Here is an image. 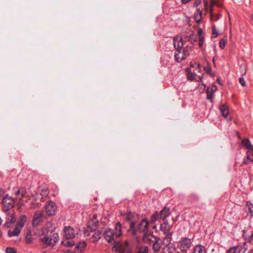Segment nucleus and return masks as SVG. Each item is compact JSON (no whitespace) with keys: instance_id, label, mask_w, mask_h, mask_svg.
<instances>
[{"instance_id":"15","label":"nucleus","mask_w":253,"mask_h":253,"mask_svg":"<svg viewBox=\"0 0 253 253\" xmlns=\"http://www.w3.org/2000/svg\"><path fill=\"white\" fill-rule=\"evenodd\" d=\"M48 194V190L46 188L43 189L41 193V195L39 196L38 194H36L33 196V200L35 201V202L41 201L43 197H46Z\"/></svg>"},{"instance_id":"5","label":"nucleus","mask_w":253,"mask_h":253,"mask_svg":"<svg viewBox=\"0 0 253 253\" xmlns=\"http://www.w3.org/2000/svg\"><path fill=\"white\" fill-rule=\"evenodd\" d=\"M17 198L19 200L18 203L20 205H24L29 200H32L31 202L33 205L35 202V200H33V196L30 198L29 195L23 189H20L17 192Z\"/></svg>"},{"instance_id":"47","label":"nucleus","mask_w":253,"mask_h":253,"mask_svg":"<svg viewBox=\"0 0 253 253\" xmlns=\"http://www.w3.org/2000/svg\"><path fill=\"white\" fill-rule=\"evenodd\" d=\"M134 227H135V224L133 223H131L130 224V228L132 230H134Z\"/></svg>"},{"instance_id":"10","label":"nucleus","mask_w":253,"mask_h":253,"mask_svg":"<svg viewBox=\"0 0 253 253\" xmlns=\"http://www.w3.org/2000/svg\"><path fill=\"white\" fill-rule=\"evenodd\" d=\"M97 224L98 220L97 219V216L93 215L87 223V229L84 231V233L86 234L87 236L89 235L88 232H92L93 230H95Z\"/></svg>"},{"instance_id":"39","label":"nucleus","mask_w":253,"mask_h":253,"mask_svg":"<svg viewBox=\"0 0 253 253\" xmlns=\"http://www.w3.org/2000/svg\"><path fill=\"white\" fill-rule=\"evenodd\" d=\"M239 82L243 86H245L246 85V81L243 77H240L239 78Z\"/></svg>"},{"instance_id":"18","label":"nucleus","mask_w":253,"mask_h":253,"mask_svg":"<svg viewBox=\"0 0 253 253\" xmlns=\"http://www.w3.org/2000/svg\"><path fill=\"white\" fill-rule=\"evenodd\" d=\"M176 251L175 246L173 244H169L163 249L162 253H178Z\"/></svg>"},{"instance_id":"31","label":"nucleus","mask_w":253,"mask_h":253,"mask_svg":"<svg viewBox=\"0 0 253 253\" xmlns=\"http://www.w3.org/2000/svg\"><path fill=\"white\" fill-rule=\"evenodd\" d=\"M6 253H16V251L14 248L7 247L5 249Z\"/></svg>"},{"instance_id":"51","label":"nucleus","mask_w":253,"mask_h":253,"mask_svg":"<svg viewBox=\"0 0 253 253\" xmlns=\"http://www.w3.org/2000/svg\"><path fill=\"white\" fill-rule=\"evenodd\" d=\"M212 61H213V63H214V61H215L214 58H213V59H212Z\"/></svg>"},{"instance_id":"46","label":"nucleus","mask_w":253,"mask_h":253,"mask_svg":"<svg viewBox=\"0 0 253 253\" xmlns=\"http://www.w3.org/2000/svg\"><path fill=\"white\" fill-rule=\"evenodd\" d=\"M4 193V190L3 189L0 188V197L3 195Z\"/></svg>"},{"instance_id":"29","label":"nucleus","mask_w":253,"mask_h":253,"mask_svg":"<svg viewBox=\"0 0 253 253\" xmlns=\"http://www.w3.org/2000/svg\"><path fill=\"white\" fill-rule=\"evenodd\" d=\"M246 209V211L251 215L253 214V205L251 203L247 202Z\"/></svg>"},{"instance_id":"1","label":"nucleus","mask_w":253,"mask_h":253,"mask_svg":"<svg viewBox=\"0 0 253 253\" xmlns=\"http://www.w3.org/2000/svg\"><path fill=\"white\" fill-rule=\"evenodd\" d=\"M78 234L77 230L70 226H66L64 228V237L62 244L66 247H72L75 242L72 240Z\"/></svg>"},{"instance_id":"37","label":"nucleus","mask_w":253,"mask_h":253,"mask_svg":"<svg viewBox=\"0 0 253 253\" xmlns=\"http://www.w3.org/2000/svg\"><path fill=\"white\" fill-rule=\"evenodd\" d=\"M196 75L192 73L188 74V79L190 81H193L195 79Z\"/></svg>"},{"instance_id":"6","label":"nucleus","mask_w":253,"mask_h":253,"mask_svg":"<svg viewBox=\"0 0 253 253\" xmlns=\"http://www.w3.org/2000/svg\"><path fill=\"white\" fill-rule=\"evenodd\" d=\"M189 55V51L187 48L175 50L174 53L175 60L177 62H180L185 60Z\"/></svg>"},{"instance_id":"22","label":"nucleus","mask_w":253,"mask_h":253,"mask_svg":"<svg viewBox=\"0 0 253 253\" xmlns=\"http://www.w3.org/2000/svg\"><path fill=\"white\" fill-rule=\"evenodd\" d=\"M25 240L26 243L28 244H31L33 242V239L32 238V231L30 229H27V231L25 236Z\"/></svg>"},{"instance_id":"26","label":"nucleus","mask_w":253,"mask_h":253,"mask_svg":"<svg viewBox=\"0 0 253 253\" xmlns=\"http://www.w3.org/2000/svg\"><path fill=\"white\" fill-rule=\"evenodd\" d=\"M169 210L167 208H164L162 210L160 213H159L161 219H164L169 215Z\"/></svg>"},{"instance_id":"23","label":"nucleus","mask_w":253,"mask_h":253,"mask_svg":"<svg viewBox=\"0 0 253 253\" xmlns=\"http://www.w3.org/2000/svg\"><path fill=\"white\" fill-rule=\"evenodd\" d=\"M193 253H206L205 247L201 245H198L194 247Z\"/></svg>"},{"instance_id":"13","label":"nucleus","mask_w":253,"mask_h":253,"mask_svg":"<svg viewBox=\"0 0 253 253\" xmlns=\"http://www.w3.org/2000/svg\"><path fill=\"white\" fill-rule=\"evenodd\" d=\"M173 46L175 50L183 49L185 48L183 47L184 42L183 39L180 36H176L173 39Z\"/></svg>"},{"instance_id":"38","label":"nucleus","mask_w":253,"mask_h":253,"mask_svg":"<svg viewBox=\"0 0 253 253\" xmlns=\"http://www.w3.org/2000/svg\"><path fill=\"white\" fill-rule=\"evenodd\" d=\"M204 44V37L199 38V46L200 47H202Z\"/></svg>"},{"instance_id":"27","label":"nucleus","mask_w":253,"mask_h":253,"mask_svg":"<svg viewBox=\"0 0 253 253\" xmlns=\"http://www.w3.org/2000/svg\"><path fill=\"white\" fill-rule=\"evenodd\" d=\"M242 248L240 246H235L230 248L227 251L226 253H240Z\"/></svg>"},{"instance_id":"19","label":"nucleus","mask_w":253,"mask_h":253,"mask_svg":"<svg viewBox=\"0 0 253 253\" xmlns=\"http://www.w3.org/2000/svg\"><path fill=\"white\" fill-rule=\"evenodd\" d=\"M86 246V244L85 242H81L78 243L75 248L74 252L75 253H80L83 252V251L84 249Z\"/></svg>"},{"instance_id":"3","label":"nucleus","mask_w":253,"mask_h":253,"mask_svg":"<svg viewBox=\"0 0 253 253\" xmlns=\"http://www.w3.org/2000/svg\"><path fill=\"white\" fill-rule=\"evenodd\" d=\"M115 230V233H114V231L110 229L105 231V238L109 243L114 244L115 243V239L122 235L121 225L119 222L116 224Z\"/></svg>"},{"instance_id":"25","label":"nucleus","mask_w":253,"mask_h":253,"mask_svg":"<svg viewBox=\"0 0 253 253\" xmlns=\"http://www.w3.org/2000/svg\"><path fill=\"white\" fill-rule=\"evenodd\" d=\"M206 93L207 94V98L210 100L211 102H212L214 97L213 90L212 88L209 87L206 90Z\"/></svg>"},{"instance_id":"34","label":"nucleus","mask_w":253,"mask_h":253,"mask_svg":"<svg viewBox=\"0 0 253 253\" xmlns=\"http://www.w3.org/2000/svg\"><path fill=\"white\" fill-rule=\"evenodd\" d=\"M160 246L159 245V244H158L157 242H155L153 245V250L156 252H158L160 249Z\"/></svg>"},{"instance_id":"48","label":"nucleus","mask_w":253,"mask_h":253,"mask_svg":"<svg viewBox=\"0 0 253 253\" xmlns=\"http://www.w3.org/2000/svg\"><path fill=\"white\" fill-rule=\"evenodd\" d=\"M206 71L208 74H210L211 72V69L210 68H209L208 69H206Z\"/></svg>"},{"instance_id":"42","label":"nucleus","mask_w":253,"mask_h":253,"mask_svg":"<svg viewBox=\"0 0 253 253\" xmlns=\"http://www.w3.org/2000/svg\"><path fill=\"white\" fill-rule=\"evenodd\" d=\"M133 216V214L131 212L128 213L126 215V219L127 220H130Z\"/></svg>"},{"instance_id":"20","label":"nucleus","mask_w":253,"mask_h":253,"mask_svg":"<svg viewBox=\"0 0 253 253\" xmlns=\"http://www.w3.org/2000/svg\"><path fill=\"white\" fill-rule=\"evenodd\" d=\"M41 241L44 247L48 246H53L54 245V242L51 241V239H49L47 237H44L41 239Z\"/></svg>"},{"instance_id":"41","label":"nucleus","mask_w":253,"mask_h":253,"mask_svg":"<svg viewBox=\"0 0 253 253\" xmlns=\"http://www.w3.org/2000/svg\"><path fill=\"white\" fill-rule=\"evenodd\" d=\"M201 0H196L195 2L193 3V6L195 7H197L199 5L201 4Z\"/></svg>"},{"instance_id":"12","label":"nucleus","mask_w":253,"mask_h":253,"mask_svg":"<svg viewBox=\"0 0 253 253\" xmlns=\"http://www.w3.org/2000/svg\"><path fill=\"white\" fill-rule=\"evenodd\" d=\"M113 249L115 251L119 252V253H130L126 243L125 245L117 243L114 246Z\"/></svg>"},{"instance_id":"50","label":"nucleus","mask_w":253,"mask_h":253,"mask_svg":"<svg viewBox=\"0 0 253 253\" xmlns=\"http://www.w3.org/2000/svg\"><path fill=\"white\" fill-rule=\"evenodd\" d=\"M251 19H252V21H253V14H252L251 15Z\"/></svg>"},{"instance_id":"36","label":"nucleus","mask_w":253,"mask_h":253,"mask_svg":"<svg viewBox=\"0 0 253 253\" xmlns=\"http://www.w3.org/2000/svg\"><path fill=\"white\" fill-rule=\"evenodd\" d=\"M147 248L146 247H144L140 248L137 253H147Z\"/></svg>"},{"instance_id":"16","label":"nucleus","mask_w":253,"mask_h":253,"mask_svg":"<svg viewBox=\"0 0 253 253\" xmlns=\"http://www.w3.org/2000/svg\"><path fill=\"white\" fill-rule=\"evenodd\" d=\"M171 226L169 225L167 222H165L161 225V230L163 231L165 234L168 233L167 236L169 237L170 238L171 236L172 233L169 232L170 230L171 229Z\"/></svg>"},{"instance_id":"49","label":"nucleus","mask_w":253,"mask_h":253,"mask_svg":"<svg viewBox=\"0 0 253 253\" xmlns=\"http://www.w3.org/2000/svg\"><path fill=\"white\" fill-rule=\"evenodd\" d=\"M66 253H73V252H72L71 251L67 250V251L66 252Z\"/></svg>"},{"instance_id":"8","label":"nucleus","mask_w":253,"mask_h":253,"mask_svg":"<svg viewBox=\"0 0 253 253\" xmlns=\"http://www.w3.org/2000/svg\"><path fill=\"white\" fill-rule=\"evenodd\" d=\"M192 242L190 239L182 238L177 243V247L182 252H184L188 249L191 246Z\"/></svg>"},{"instance_id":"33","label":"nucleus","mask_w":253,"mask_h":253,"mask_svg":"<svg viewBox=\"0 0 253 253\" xmlns=\"http://www.w3.org/2000/svg\"><path fill=\"white\" fill-rule=\"evenodd\" d=\"M51 239V241L54 242V245L55 244V243L58 240L59 237L58 235L56 233H54L53 234L52 237Z\"/></svg>"},{"instance_id":"30","label":"nucleus","mask_w":253,"mask_h":253,"mask_svg":"<svg viewBox=\"0 0 253 253\" xmlns=\"http://www.w3.org/2000/svg\"><path fill=\"white\" fill-rule=\"evenodd\" d=\"M160 218V217L159 216V213H155V214H153L151 218V221L153 222H155L156 221L159 220Z\"/></svg>"},{"instance_id":"11","label":"nucleus","mask_w":253,"mask_h":253,"mask_svg":"<svg viewBox=\"0 0 253 253\" xmlns=\"http://www.w3.org/2000/svg\"><path fill=\"white\" fill-rule=\"evenodd\" d=\"M2 204L3 207L7 210L13 207L15 204V201L11 197L6 195L3 198Z\"/></svg>"},{"instance_id":"44","label":"nucleus","mask_w":253,"mask_h":253,"mask_svg":"<svg viewBox=\"0 0 253 253\" xmlns=\"http://www.w3.org/2000/svg\"><path fill=\"white\" fill-rule=\"evenodd\" d=\"M249 240L251 242H253V231L252 232L250 236Z\"/></svg>"},{"instance_id":"54","label":"nucleus","mask_w":253,"mask_h":253,"mask_svg":"<svg viewBox=\"0 0 253 253\" xmlns=\"http://www.w3.org/2000/svg\"><path fill=\"white\" fill-rule=\"evenodd\" d=\"M35 207H36L35 206H34V205L33 206V208H35Z\"/></svg>"},{"instance_id":"7","label":"nucleus","mask_w":253,"mask_h":253,"mask_svg":"<svg viewBox=\"0 0 253 253\" xmlns=\"http://www.w3.org/2000/svg\"><path fill=\"white\" fill-rule=\"evenodd\" d=\"M16 217L13 212H9L5 219L4 227L6 229H12L16 223Z\"/></svg>"},{"instance_id":"14","label":"nucleus","mask_w":253,"mask_h":253,"mask_svg":"<svg viewBox=\"0 0 253 253\" xmlns=\"http://www.w3.org/2000/svg\"><path fill=\"white\" fill-rule=\"evenodd\" d=\"M43 219V213L41 211H37L33 217V224L34 225H38L42 221Z\"/></svg>"},{"instance_id":"21","label":"nucleus","mask_w":253,"mask_h":253,"mask_svg":"<svg viewBox=\"0 0 253 253\" xmlns=\"http://www.w3.org/2000/svg\"><path fill=\"white\" fill-rule=\"evenodd\" d=\"M242 145L248 150L253 149V146L250 141L247 138H245L242 140Z\"/></svg>"},{"instance_id":"40","label":"nucleus","mask_w":253,"mask_h":253,"mask_svg":"<svg viewBox=\"0 0 253 253\" xmlns=\"http://www.w3.org/2000/svg\"><path fill=\"white\" fill-rule=\"evenodd\" d=\"M212 35H214L213 37L216 38L218 35L217 32L216 31L215 27L212 28Z\"/></svg>"},{"instance_id":"24","label":"nucleus","mask_w":253,"mask_h":253,"mask_svg":"<svg viewBox=\"0 0 253 253\" xmlns=\"http://www.w3.org/2000/svg\"><path fill=\"white\" fill-rule=\"evenodd\" d=\"M219 108L222 115L224 117L227 118L229 114V111L227 107L225 105H222L220 106Z\"/></svg>"},{"instance_id":"28","label":"nucleus","mask_w":253,"mask_h":253,"mask_svg":"<svg viewBox=\"0 0 253 253\" xmlns=\"http://www.w3.org/2000/svg\"><path fill=\"white\" fill-rule=\"evenodd\" d=\"M101 231H97L95 232L91 237V240L92 242H95L99 239L101 237Z\"/></svg>"},{"instance_id":"35","label":"nucleus","mask_w":253,"mask_h":253,"mask_svg":"<svg viewBox=\"0 0 253 253\" xmlns=\"http://www.w3.org/2000/svg\"><path fill=\"white\" fill-rule=\"evenodd\" d=\"M226 44V42L223 39H221L219 42V46L221 49H223Z\"/></svg>"},{"instance_id":"52","label":"nucleus","mask_w":253,"mask_h":253,"mask_svg":"<svg viewBox=\"0 0 253 253\" xmlns=\"http://www.w3.org/2000/svg\"><path fill=\"white\" fill-rule=\"evenodd\" d=\"M200 66H200V64H198V67H199V68H200Z\"/></svg>"},{"instance_id":"53","label":"nucleus","mask_w":253,"mask_h":253,"mask_svg":"<svg viewBox=\"0 0 253 253\" xmlns=\"http://www.w3.org/2000/svg\"><path fill=\"white\" fill-rule=\"evenodd\" d=\"M199 78H200V80L201 81V80H202V77H199Z\"/></svg>"},{"instance_id":"2","label":"nucleus","mask_w":253,"mask_h":253,"mask_svg":"<svg viewBox=\"0 0 253 253\" xmlns=\"http://www.w3.org/2000/svg\"><path fill=\"white\" fill-rule=\"evenodd\" d=\"M27 222V217L25 215H21L17 219L14 227L7 231V236L9 237L18 236L24 225Z\"/></svg>"},{"instance_id":"43","label":"nucleus","mask_w":253,"mask_h":253,"mask_svg":"<svg viewBox=\"0 0 253 253\" xmlns=\"http://www.w3.org/2000/svg\"><path fill=\"white\" fill-rule=\"evenodd\" d=\"M202 29H199L198 31V35L199 36V38L200 37H203V33H202Z\"/></svg>"},{"instance_id":"32","label":"nucleus","mask_w":253,"mask_h":253,"mask_svg":"<svg viewBox=\"0 0 253 253\" xmlns=\"http://www.w3.org/2000/svg\"><path fill=\"white\" fill-rule=\"evenodd\" d=\"M211 7H212L214 5H217V6H221L222 3L220 2H217L214 0H212L211 3Z\"/></svg>"},{"instance_id":"17","label":"nucleus","mask_w":253,"mask_h":253,"mask_svg":"<svg viewBox=\"0 0 253 253\" xmlns=\"http://www.w3.org/2000/svg\"><path fill=\"white\" fill-rule=\"evenodd\" d=\"M249 162L253 163V149L247 151L246 152V158L243 161V164L247 165Z\"/></svg>"},{"instance_id":"9","label":"nucleus","mask_w":253,"mask_h":253,"mask_svg":"<svg viewBox=\"0 0 253 253\" xmlns=\"http://www.w3.org/2000/svg\"><path fill=\"white\" fill-rule=\"evenodd\" d=\"M57 208L56 204L54 202L49 201L45 205V212L48 216H53L55 214Z\"/></svg>"},{"instance_id":"4","label":"nucleus","mask_w":253,"mask_h":253,"mask_svg":"<svg viewBox=\"0 0 253 253\" xmlns=\"http://www.w3.org/2000/svg\"><path fill=\"white\" fill-rule=\"evenodd\" d=\"M148 221L146 219H143L141 222L138 224L137 230L140 232H144V241L145 242H148L149 241H152L154 237L150 234L147 235L146 232L148 231Z\"/></svg>"},{"instance_id":"45","label":"nucleus","mask_w":253,"mask_h":253,"mask_svg":"<svg viewBox=\"0 0 253 253\" xmlns=\"http://www.w3.org/2000/svg\"><path fill=\"white\" fill-rule=\"evenodd\" d=\"M191 0H181V3L182 4H186L189 2Z\"/></svg>"}]
</instances>
